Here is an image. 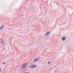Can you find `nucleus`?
Masks as SVG:
<instances>
[{"mask_svg":"<svg viewBox=\"0 0 73 73\" xmlns=\"http://www.w3.org/2000/svg\"><path fill=\"white\" fill-rule=\"evenodd\" d=\"M27 64H27V63H26L25 64H22L21 66L22 69H23L26 68L27 66Z\"/></svg>","mask_w":73,"mask_h":73,"instance_id":"f257e3e1","label":"nucleus"},{"mask_svg":"<svg viewBox=\"0 0 73 73\" xmlns=\"http://www.w3.org/2000/svg\"><path fill=\"white\" fill-rule=\"evenodd\" d=\"M50 34V32H48L45 35V36H49Z\"/></svg>","mask_w":73,"mask_h":73,"instance_id":"f03ea898","label":"nucleus"},{"mask_svg":"<svg viewBox=\"0 0 73 73\" xmlns=\"http://www.w3.org/2000/svg\"><path fill=\"white\" fill-rule=\"evenodd\" d=\"M39 60V58H36L34 60V62H37Z\"/></svg>","mask_w":73,"mask_h":73,"instance_id":"7ed1b4c3","label":"nucleus"},{"mask_svg":"<svg viewBox=\"0 0 73 73\" xmlns=\"http://www.w3.org/2000/svg\"><path fill=\"white\" fill-rule=\"evenodd\" d=\"M62 41H64L66 40V38L65 36H64L62 38Z\"/></svg>","mask_w":73,"mask_h":73,"instance_id":"20e7f679","label":"nucleus"},{"mask_svg":"<svg viewBox=\"0 0 73 73\" xmlns=\"http://www.w3.org/2000/svg\"><path fill=\"white\" fill-rule=\"evenodd\" d=\"M36 65H32L31 68H35V67H36Z\"/></svg>","mask_w":73,"mask_h":73,"instance_id":"39448f33","label":"nucleus"},{"mask_svg":"<svg viewBox=\"0 0 73 73\" xmlns=\"http://www.w3.org/2000/svg\"><path fill=\"white\" fill-rule=\"evenodd\" d=\"M4 28V26H2L1 27H0V30H1L3 28Z\"/></svg>","mask_w":73,"mask_h":73,"instance_id":"423d86ee","label":"nucleus"},{"mask_svg":"<svg viewBox=\"0 0 73 73\" xmlns=\"http://www.w3.org/2000/svg\"><path fill=\"white\" fill-rule=\"evenodd\" d=\"M1 42L2 45H4V42L3 41H1Z\"/></svg>","mask_w":73,"mask_h":73,"instance_id":"0eeeda50","label":"nucleus"},{"mask_svg":"<svg viewBox=\"0 0 73 73\" xmlns=\"http://www.w3.org/2000/svg\"><path fill=\"white\" fill-rule=\"evenodd\" d=\"M51 62H48V65H49V64H51Z\"/></svg>","mask_w":73,"mask_h":73,"instance_id":"6e6552de","label":"nucleus"},{"mask_svg":"<svg viewBox=\"0 0 73 73\" xmlns=\"http://www.w3.org/2000/svg\"><path fill=\"white\" fill-rule=\"evenodd\" d=\"M3 64H5V62H4L3 63Z\"/></svg>","mask_w":73,"mask_h":73,"instance_id":"1a4fd4ad","label":"nucleus"},{"mask_svg":"<svg viewBox=\"0 0 73 73\" xmlns=\"http://www.w3.org/2000/svg\"><path fill=\"white\" fill-rule=\"evenodd\" d=\"M1 71V70L0 69V72Z\"/></svg>","mask_w":73,"mask_h":73,"instance_id":"9d476101","label":"nucleus"}]
</instances>
